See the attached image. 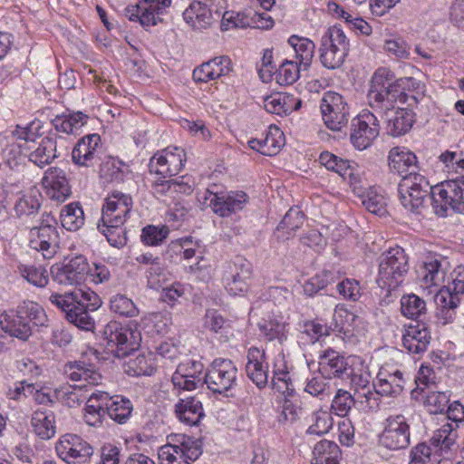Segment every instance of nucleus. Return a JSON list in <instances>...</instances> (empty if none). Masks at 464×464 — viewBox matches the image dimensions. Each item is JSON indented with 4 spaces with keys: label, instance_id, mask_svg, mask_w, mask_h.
I'll return each mask as SVG.
<instances>
[{
    "label": "nucleus",
    "instance_id": "5701e85b",
    "mask_svg": "<svg viewBox=\"0 0 464 464\" xmlns=\"http://www.w3.org/2000/svg\"><path fill=\"white\" fill-rule=\"evenodd\" d=\"M130 196L113 192L106 198L102 208V222L104 224L123 225L132 208Z\"/></svg>",
    "mask_w": 464,
    "mask_h": 464
},
{
    "label": "nucleus",
    "instance_id": "9b49d317",
    "mask_svg": "<svg viewBox=\"0 0 464 464\" xmlns=\"http://www.w3.org/2000/svg\"><path fill=\"white\" fill-rule=\"evenodd\" d=\"M237 381V368L229 359H215L205 372V384L214 393L226 394Z\"/></svg>",
    "mask_w": 464,
    "mask_h": 464
},
{
    "label": "nucleus",
    "instance_id": "4468645a",
    "mask_svg": "<svg viewBox=\"0 0 464 464\" xmlns=\"http://www.w3.org/2000/svg\"><path fill=\"white\" fill-rule=\"evenodd\" d=\"M322 119L325 126L332 130H341L350 118V108L344 98L334 92L324 94L320 102Z\"/></svg>",
    "mask_w": 464,
    "mask_h": 464
},
{
    "label": "nucleus",
    "instance_id": "69168bd1",
    "mask_svg": "<svg viewBox=\"0 0 464 464\" xmlns=\"http://www.w3.org/2000/svg\"><path fill=\"white\" fill-rule=\"evenodd\" d=\"M169 229L167 226L157 227L149 225L143 227L141 232V240L148 246H157L161 244L169 236Z\"/></svg>",
    "mask_w": 464,
    "mask_h": 464
},
{
    "label": "nucleus",
    "instance_id": "de8ad7c7",
    "mask_svg": "<svg viewBox=\"0 0 464 464\" xmlns=\"http://www.w3.org/2000/svg\"><path fill=\"white\" fill-rule=\"evenodd\" d=\"M31 423L35 434L43 440L51 439L55 434L54 414L52 411H34Z\"/></svg>",
    "mask_w": 464,
    "mask_h": 464
},
{
    "label": "nucleus",
    "instance_id": "39448f33",
    "mask_svg": "<svg viewBox=\"0 0 464 464\" xmlns=\"http://www.w3.org/2000/svg\"><path fill=\"white\" fill-rule=\"evenodd\" d=\"M393 79L394 75L389 69L382 67L376 70L367 95L369 105L372 108L389 111L394 110L393 105L397 102L409 105L418 102L416 95H410L401 91Z\"/></svg>",
    "mask_w": 464,
    "mask_h": 464
},
{
    "label": "nucleus",
    "instance_id": "13d9d810",
    "mask_svg": "<svg viewBox=\"0 0 464 464\" xmlns=\"http://www.w3.org/2000/svg\"><path fill=\"white\" fill-rule=\"evenodd\" d=\"M331 411H317L312 416L313 423L309 426L306 432L308 434L324 435L327 433L333 427L334 419Z\"/></svg>",
    "mask_w": 464,
    "mask_h": 464
},
{
    "label": "nucleus",
    "instance_id": "6ab92c4d",
    "mask_svg": "<svg viewBox=\"0 0 464 464\" xmlns=\"http://www.w3.org/2000/svg\"><path fill=\"white\" fill-rule=\"evenodd\" d=\"M55 450L68 464H84L93 453L92 447L75 434L63 435L56 443Z\"/></svg>",
    "mask_w": 464,
    "mask_h": 464
},
{
    "label": "nucleus",
    "instance_id": "4d7b16f0",
    "mask_svg": "<svg viewBox=\"0 0 464 464\" xmlns=\"http://www.w3.org/2000/svg\"><path fill=\"white\" fill-rule=\"evenodd\" d=\"M110 309L112 313L124 317H135L139 314V309L133 301L121 294L111 296Z\"/></svg>",
    "mask_w": 464,
    "mask_h": 464
},
{
    "label": "nucleus",
    "instance_id": "f8f14e48",
    "mask_svg": "<svg viewBox=\"0 0 464 464\" xmlns=\"http://www.w3.org/2000/svg\"><path fill=\"white\" fill-rule=\"evenodd\" d=\"M464 294V281L453 278L451 285L440 288L435 295L436 318L443 325L454 322Z\"/></svg>",
    "mask_w": 464,
    "mask_h": 464
},
{
    "label": "nucleus",
    "instance_id": "dca6fc26",
    "mask_svg": "<svg viewBox=\"0 0 464 464\" xmlns=\"http://www.w3.org/2000/svg\"><path fill=\"white\" fill-rule=\"evenodd\" d=\"M186 153L179 147H168L155 153L150 160V171L163 178L178 175L184 167Z\"/></svg>",
    "mask_w": 464,
    "mask_h": 464
},
{
    "label": "nucleus",
    "instance_id": "c756f323",
    "mask_svg": "<svg viewBox=\"0 0 464 464\" xmlns=\"http://www.w3.org/2000/svg\"><path fill=\"white\" fill-rule=\"evenodd\" d=\"M414 116V112L410 109L398 108L386 111L387 133L393 137L406 134L413 126Z\"/></svg>",
    "mask_w": 464,
    "mask_h": 464
},
{
    "label": "nucleus",
    "instance_id": "a211bd4d",
    "mask_svg": "<svg viewBox=\"0 0 464 464\" xmlns=\"http://www.w3.org/2000/svg\"><path fill=\"white\" fill-rule=\"evenodd\" d=\"M410 425L401 414L391 415L385 420L380 437L382 446L392 450L405 449L410 445Z\"/></svg>",
    "mask_w": 464,
    "mask_h": 464
},
{
    "label": "nucleus",
    "instance_id": "603ef678",
    "mask_svg": "<svg viewBox=\"0 0 464 464\" xmlns=\"http://www.w3.org/2000/svg\"><path fill=\"white\" fill-rule=\"evenodd\" d=\"M141 4V10L145 12L142 16V23L147 26L156 25L160 20V14L170 5L171 0H139Z\"/></svg>",
    "mask_w": 464,
    "mask_h": 464
},
{
    "label": "nucleus",
    "instance_id": "bf43d9fd",
    "mask_svg": "<svg viewBox=\"0 0 464 464\" xmlns=\"http://www.w3.org/2000/svg\"><path fill=\"white\" fill-rule=\"evenodd\" d=\"M98 229L106 237L109 244L115 247H122L127 243L125 228L118 224H99Z\"/></svg>",
    "mask_w": 464,
    "mask_h": 464
},
{
    "label": "nucleus",
    "instance_id": "09e8293b",
    "mask_svg": "<svg viewBox=\"0 0 464 464\" xmlns=\"http://www.w3.org/2000/svg\"><path fill=\"white\" fill-rule=\"evenodd\" d=\"M304 391L313 397L323 400L331 395L332 387L329 379L318 370L306 378Z\"/></svg>",
    "mask_w": 464,
    "mask_h": 464
},
{
    "label": "nucleus",
    "instance_id": "ddd939ff",
    "mask_svg": "<svg viewBox=\"0 0 464 464\" xmlns=\"http://www.w3.org/2000/svg\"><path fill=\"white\" fill-rule=\"evenodd\" d=\"M252 276V264L245 257L237 256L226 264L222 282L230 295H240L247 292Z\"/></svg>",
    "mask_w": 464,
    "mask_h": 464
},
{
    "label": "nucleus",
    "instance_id": "774afa93",
    "mask_svg": "<svg viewBox=\"0 0 464 464\" xmlns=\"http://www.w3.org/2000/svg\"><path fill=\"white\" fill-rule=\"evenodd\" d=\"M362 204L372 214L382 216L386 212L384 197L374 191H370L362 196Z\"/></svg>",
    "mask_w": 464,
    "mask_h": 464
},
{
    "label": "nucleus",
    "instance_id": "bb28decb",
    "mask_svg": "<svg viewBox=\"0 0 464 464\" xmlns=\"http://www.w3.org/2000/svg\"><path fill=\"white\" fill-rule=\"evenodd\" d=\"M430 332L424 323L411 324L402 334L403 347L412 354L424 353L430 343Z\"/></svg>",
    "mask_w": 464,
    "mask_h": 464
},
{
    "label": "nucleus",
    "instance_id": "2f4dec72",
    "mask_svg": "<svg viewBox=\"0 0 464 464\" xmlns=\"http://www.w3.org/2000/svg\"><path fill=\"white\" fill-rule=\"evenodd\" d=\"M447 261L434 256H426L420 270L422 286L429 288L430 286H439L444 282L446 276Z\"/></svg>",
    "mask_w": 464,
    "mask_h": 464
},
{
    "label": "nucleus",
    "instance_id": "9d476101",
    "mask_svg": "<svg viewBox=\"0 0 464 464\" xmlns=\"http://www.w3.org/2000/svg\"><path fill=\"white\" fill-rule=\"evenodd\" d=\"M226 7L227 0L194 1L183 12V18L194 29H205L220 19Z\"/></svg>",
    "mask_w": 464,
    "mask_h": 464
},
{
    "label": "nucleus",
    "instance_id": "1a4fd4ad",
    "mask_svg": "<svg viewBox=\"0 0 464 464\" xmlns=\"http://www.w3.org/2000/svg\"><path fill=\"white\" fill-rule=\"evenodd\" d=\"M56 225L55 218L50 214H46L40 225L33 227L29 232L30 247L41 252L45 259L52 258L59 246V233Z\"/></svg>",
    "mask_w": 464,
    "mask_h": 464
},
{
    "label": "nucleus",
    "instance_id": "cd10ccee",
    "mask_svg": "<svg viewBox=\"0 0 464 464\" xmlns=\"http://www.w3.org/2000/svg\"><path fill=\"white\" fill-rule=\"evenodd\" d=\"M318 365V370L329 380L343 379L350 369L347 359L333 349H326L320 354Z\"/></svg>",
    "mask_w": 464,
    "mask_h": 464
},
{
    "label": "nucleus",
    "instance_id": "a878e982",
    "mask_svg": "<svg viewBox=\"0 0 464 464\" xmlns=\"http://www.w3.org/2000/svg\"><path fill=\"white\" fill-rule=\"evenodd\" d=\"M246 372L247 377L258 389L265 388L268 383V363L265 350L252 346L246 354Z\"/></svg>",
    "mask_w": 464,
    "mask_h": 464
},
{
    "label": "nucleus",
    "instance_id": "20e7f679",
    "mask_svg": "<svg viewBox=\"0 0 464 464\" xmlns=\"http://www.w3.org/2000/svg\"><path fill=\"white\" fill-rule=\"evenodd\" d=\"M39 129V124L32 122L26 127L17 126L13 135L16 138L19 153L43 168L57 158L56 140L51 136L42 138L38 133Z\"/></svg>",
    "mask_w": 464,
    "mask_h": 464
},
{
    "label": "nucleus",
    "instance_id": "4be33fe9",
    "mask_svg": "<svg viewBox=\"0 0 464 464\" xmlns=\"http://www.w3.org/2000/svg\"><path fill=\"white\" fill-rule=\"evenodd\" d=\"M102 150L101 137L97 133L81 138L72 151V162L79 167L92 168L100 163Z\"/></svg>",
    "mask_w": 464,
    "mask_h": 464
},
{
    "label": "nucleus",
    "instance_id": "393cba45",
    "mask_svg": "<svg viewBox=\"0 0 464 464\" xmlns=\"http://www.w3.org/2000/svg\"><path fill=\"white\" fill-rule=\"evenodd\" d=\"M90 271L87 259L82 256L71 258L68 263L53 271V278L61 285H74L83 281Z\"/></svg>",
    "mask_w": 464,
    "mask_h": 464
},
{
    "label": "nucleus",
    "instance_id": "473e14b6",
    "mask_svg": "<svg viewBox=\"0 0 464 464\" xmlns=\"http://www.w3.org/2000/svg\"><path fill=\"white\" fill-rule=\"evenodd\" d=\"M285 138L283 131L276 127L270 126L265 138L251 139L248 141L249 147L266 156L276 155L284 145Z\"/></svg>",
    "mask_w": 464,
    "mask_h": 464
},
{
    "label": "nucleus",
    "instance_id": "680f3d73",
    "mask_svg": "<svg viewBox=\"0 0 464 464\" xmlns=\"http://www.w3.org/2000/svg\"><path fill=\"white\" fill-rule=\"evenodd\" d=\"M41 207L39 196L34 194L22 195L14 204V211L21 218L23 216H31L38 212Z\"/></svg>",
    "mask_w": 464,
    "mask_h": 464
},
{
    "label": "nucleus",
    "instance_id": "ea45409f",
    "mask_svg": "<svg viewBox=\"0 0 464 464\" xmlns=\"http://www.w3.org/2000/svg\"><path fill=\"white\" fill-rule=\"evenodd\" d=\"M17 313L22 319H24L30 328H41L48 326V317L44 309L33 301H24L17 307Z\"/></svg>",
    "mask_w": 464,
    "mask_h": 464
},
{
    "label": "nucleus",
    "instance_id": "6e6d98bb",
    "mask_svg": "<svg viewBox=\"0 0 464 464\" xmlns=\"http://www.w3.org/2000/svg\"><path fill=\"white\" fill-rule=\"evenodd\" d=\"M18 271L23 278L37 287H44L49 281L48 272L43 266L19 265Z\"/></svg>",
    "mask_w": 464,
    "mask_h": 464
},
{
    "label": "nucleus",
    "instance_id": "7ed1b4c3",
    "mask_svg": "<svg viewBox=\"0 0 464 464\" xmlns=\"http://www.w3.org/2000/svg\"><path fill=\"white\" fill-rule=\"evenodd\" d=\"M50 303L64 314V318L79 329L92 331L95 321L92 313L102 305L100 296L90 288L74 289L64 294L53 293Z\"/></svg>",
    "mask_w": 464,
    "mask_h": 464
},
{
    "label": "nucleus",
    "instance_id": "a19ab883",
    "mask_svg": "<svg viewBox=\"0 0 464 464\" xmlns=\"http://www.w3.org/2000/svg\"><path fill=\"white\" fill-rule=\"evenodd\" d=\"M288 324L282 316L274 315L268 319H262L258 324L260 334L266 340H277L283 343L286 340V326Z\"/></svg>",
    "mask_w": 464,
    "mask_h": 464
},
{
    "label": "nucleus",
    "instance_id": "b1692460",
    "mask_svg": "<svg viewBox=\"0 0 464 464\" xmlns=\"http://www.w3.org/2000/svg\"><path fill=\"white\" fill-rule=\"evenodd\" d=\"M43 185L49 198L56 203L64 202L72 194L66 173L60 168H49L43 178Z\"/></svg>",
    "mask_w": 464,
    "mask_h": 464
},
{
    "label": "nucleus",
    "instance_id": "423d86ee",
    "mask_svg": "<svg viewBox=\"0 0 464 464\" xmlns=\"http://www.w3.org/2000/svg\"><path fill=\"white\" fill-rule=\"evenodd\" d=\"M410 269L409 256L401 246L392 247L380 256L377 282L382 288L395 289Z\"/></svg>",
    "mask_w": 464,
    "mask_h": 464
},
{
    "label": "nucleus",
    "instance_id": "49530a36",
    "mask_svg": "<svg viewBox=\"0 0 464 464\" xmlns=\"http://www.w3.org/2000/svg\"><path fill=\"white\" fill-rule=\"evenodd\" d=\"M132 410L133 406L131 401L121 395L111 396L108 406L105 408L106 414L120 424L127 422L131 415Z\"/></svg>",
    "mask_w": 464,
    "mask_h": 464
},
{
    "label": "nucleus",
    "instance_id": "338daca9",
    "mask_svg": "<svg viewBox=\"0 0 464 464\" xmlns=\"http://www.w3.org/2000/svg\"><path fill=\"white\" fill-rule=\"evenodd\" d=\"M449 402L450 397L442 392H430L424 400V405L431 414L442 413Z\"/></svg>",
    "mask_w": 464,
    "mask_h": 464
},
{
    "label": "nucleus",
    "instance_id": "e2e57ef3",
    "mask_svg": "<svg viewBox=\"0 0 464 464\" xmlns=\"http://www.w3.org/2000/svg\"><path fill=\"white\" fill-rule=\"evenodd\" d=\"M271 383L274 390L285 396H292L295 392V387L290 373L286 369L275 368L273 370Z\"/></svg>",
    "mask_w": 464,
    "mask_h": 464
},
{
    "label": "nucleus",
    "instance_id": "c85d7f7f",
    "mask_svg": "<svg viewBox=\"0 0 464 464\" xmlns=\"http://www.w3.org/2000/svg\"><path fill=\"white\" fill-rule=\"evenodd\" d=\"M230 63L227 56L215 57L194 69L193 80L196 82H208L227 75L231 70Z\"/></svg>",
    "mask_w": 464,
    "mask_h": 464
},
{
    "label": "nucleus",
    "instance_id": "3c124183",
    "mask_svg": "<svg viewBox=\"0 0 464 464\" xmlns=\"http://www.w3.org/2000/svg\"><path fill=\"white\" fill-rule=\"evenodd\" d=\"M401 312L409 319L419 320L427 313L426 303L414 294L405 295L401 299Z\"/></svg>",
    "mask_w": 464,
    "mask_h": 464
},
{
    "label": "nucleus",
    "instance_id": "864d4df0",
    "mask_svg": "<svg viewBox=\"0 0 464 464\" xmlns=\"http://www.w3.org/2000/svg\"><path fill=\"white\" fill-rule=\"evenodd\" d=\"M357 405L355 393L344 389H338L332 400L330 411L340 417L348 415L353 406Z\"/></svg>",
    "mask_w": 464,
    "mask_h": 464
},
{
    "label": "nucleus",
    "instance_id": "aec40b11",
    "mask_svg": "<svg viewBox=\"0 0 464 464\" xmlns=\"http://www.w3.org/2000/svg\"><path fill=\"white\" fill-rule=\"evenodd\" d=\"M458 425L445 422L434 431L430 448L433 452V461L440 463L442 459H450L458 450Z\"/></svg>",
    "mask_w": 464,
    "mask_h": 464
},
{
    "label": "nucleus",
    "instance_id": "4c0bfd02",
    "mask_svg": "<svg viewBox=\"0 0 464 464\" xmlns=\"http://www.w3.org/2000/svg\"><path fill=\"white\" fill-rule=\"evenodd\" d=\"M65 373L71 381L84 382L87 387L96 385L102 380V375L95 367L84 362L68 363Z\"/></svg>",
    "mask_w": 464,
    "mask_h": 464
},
{
    "label": "nucleus",
    "instance_id": "f704fd0d",
    "mask_svg": "<svg viewBox=\"0 0 464 464\" xmlns=\"http://www.w3.org/2000/svg\"><path fill=\"white\" fill-rule=\"evenodd\" d=\"M88 121L87 114L80 111H73L67 109L65 112L56 115L51 123L57 132L72 135L87 124Z\"/></svg>",
    "mask_w": 464,
    "mask_h": 464
},
{
    "label": "nucleus",
    "instance_id": "f257e3e1",
    "mask_svg": "<svg viewBox=\"0 0 464 464\" xmlns=\"http://www.w3.org/2000/svg\"><path fill=\"white\" fill-rule=\"evenodd\" d=\"M398 195L402 207L411 213L420 214L429 197L435 214L440 217H446L449 209L464 213V180L461 179H448L431 186L425 176L411 170L400 180Z\"/></svg>",
    "mask_w": 464,
    "mask_h": 464
},
{
    "label": "nucleus",
    "instance_id": "8fccbe9b",
    "mask_svg": "<svg viewBox=\"0 0 464 464\" xmlns=\"http://www.w3.org/2000/svg\"><path fill=\"white\" fill-rule=\"evenodd\" d=\"M63 227L69 231H76L84 224V214L79 203L66 205L60 214Z\"/></svg>",
    "mask_w": 464,
    "mask_h": 464
},
{
    "label": "nucleus",
    "instance_id": "79ce46f5",
    "mask_svg": "<svg viewBox=\"0 0 464 464\" xmlns=\"http://www.w3.org/2000/svg\"><path fill=\"white\" fill-rule=\"evenodd\" d=\"M333 319L334 321L333 331L343 333L344 335L353 334V332L362 324L361 316L344 307H337Z\"/></svg>",
    "mask_w": 464,
    "mask_h": 464
},
{
    "label": "nucleus",
    "instance_id": "6e6552de",
    "mask_svg": "<svg viewBox=\"0 0 464 464\" xmlns=\"http://www.w3.org/2000/svg\"><path fill=\"white\" fill-rule=\"evenodd\" d=\"M202 454L200 440L180 436L174 443H168L159 450L160 464H192Z\"/></svg>",
    "mask_w": 464,
    "mask_h": 464
},
{
    "label": "nucleus",
    "instance_id": "37998d69",
    "mask_svg": "<svg viewBox=\"0 0 464 464\" xmlns=\"http://www.w3.org/2000/svg\"><path fill=\"white\" fill-rule=\"evenodd\" d=\"M288 44L295 50V58L298 60L299 66H303L304 70L308 69L314 55V43L306 37L294 34L289 37Z\"/></svg>",
    "mask_w": 464,
    "mask_h": 464
},
{
    "label": "nucleus",
    "instance_id": "e433bc0d",
    "mask_svg": "<svg viewBox=\"0 0 464 464\" xmlns=\"http://www.w3.org/2000/svg\"><path fill=\"white\" fill-rule=\"evenodd\" d=\"M0 325L4 332L21 340H27L33 334V330L24 319L17 313H3L0 315Z\"/></svg>",
    "mask_w": 464,
    "mask_h": 464
},
{
    "label": "nucleus",
    "instance_id": "0e129e2a",
    "mask_svg": "<svg viewBox=\"0 0 464 464\" xmlns=\"http://www.w3.org/2000/svg\"><path fill=\"white\" fill-rule=\"evenodd\" d=\"M380 392H377L372 384V388L370 387L363 391H356V403L360 405L361 410L364 411H376L379 408L381 399L379 397Z\"/></svg>",
    "mask_w": 464,
    "mask_h": 464
},
{
    "label": "nucleus",
    "instance_id": "58836bf2",
    "mask_svg": "<svg viewBox=\"0 0 464 464\" xmlns=\"http://www.w3.org/2000/svg\"><path fill=\"white\" fill-rule=\"evenodd\" d=\"M404 383L403 373L400 370H395L388 374L381 372L377 376V383H374V388L381 395L397 396L402 392Z\"/></svg>",
    "mask_w": 464,
    "mask_h": 464
},
{
    "label": "nucleus",
    "instance_id": "a18cd8bd",
    "mask_svg": "<svg viewBox=\"0 0 464 464\" xmlns=\"http://www.w3.org/2000/svg\"><path fill=\"white\" fill-rule=\"evenodd\" d=\"M87 385L74 384L62 386L54 390L56 401L73 408L79 406L87 398Z\"/></svg>",
    "mask_w": 464,
    "mask_h": 464
},
{
    "label": "nucleus",
    "instance_id": "72a5a7b5",
    "mask_svg": "<svg viewBox=\"0 0 464 464\" xmlns=\"http://www.w3.org/2000/svg\"><path fill=\"white\" fill-rule=\"evenodd\" d=\"M301 106V101L293 94L276 92L264 100V107L269 113L286 116Z\"/></svg>",
    "mask_w": 464,
    "mask_h": 464
},
{
    "label": "nucleus",
    "instance_id": "0eeeda50",
    "mask_svg": "<svg viewBox=\"0 0 464 464\" xmlns=\"http://www.w3.org/2000/svg\"><path fill=\"white\" fill-rule=\"evenodd\" d=\"M349 40L342 28L329 27L322 35L319 47L321 64L329 70L340 68L349 51Z\"/></svg>",
    "mask_w": 464,
    "mask_h": 464
},
{
    "label": "nucleus",
    "instance_id": "7c9ffc66",
    "mask_svg": "<svg viewBox=\"0 0 464 464\" xmlns=\"http://www.w3.org/2000/svg\"><path fill=\"white\" fill-rule=\"evenodd\" d=\"M178 420L188 426H197L205 416L202 402L195 396L179 399L175 404Z\"/></svg>",
    "mask_w": 464,
    "mask_h": 464
},
{
    "label": "nucleus",
    "instance_id": "f03ea898",
    "mask_svg": "<svg viewBox=\"0 0 464 464\" xmlns=\"http://www.w3.org/2000/svg\"><path fill=\"white\" fill-rule=\"evenodd\" d=\"M102 338L108 353L116 358L129 356L125 363V372L131 376L151 375L155 371L151 354L131 353L138 346L140 335L129 326H123L117 321L109 322L103 331Z\"/></svg>",
    "mask_w": 464,
    "mask_h": 464
},
{
    "label": "nucleus",
    "instance_id": "5fc2aeb1",
    "mask_svg": "<svg viewBox=\"0 0 464 464\" xmlns=\"http://www.w3.org/2000/svg\"><path fill=\"white\" fill-rule=\"evenodd\" d=\"M101 166V177L106 182H121L123 180L122 167L124 164L118 159L109 157L106 160L98 164Z\"/></svg>",
    "mask_w": 464,
    "mask_h": 464
},
{
    "label": "nucleus",
    "instance_id": "f3484780",
    "mask_svg": "<svg viewBox=\"0 0 464 464\" xmlns=\"http://www.w3.org/2000/svg\"><path fill=\"white\" fill-rule=\"evenodd\" d=\"M379 132L380 125L375 114L369 111H362L352 121L351 142L356 149L365 150L378 137Z\"/></svg>",
    "mask_w": 464,
    "mask_h": 464
},
{
    "label": "nucleus",
    "instance_id": "2eb2a0df",
    "mask_svg": "<svg viewBox=\"0 0 464 464\" xmlns=\"http://www.w3.org/2000/svg\"><path fill=\"white\" fill-rule=\"evenodd\" d=\"M205 367L200 360L187 358L180 362L171 382L175 390L192 392L205 384Z\"/></svg>",
    "mask_w": 464,
    "mask_h": 464
},
{
    "label": "nucleus",
    "instance_id": "412c9836",
    "mask_svg": "<svg viewBox=\"0 0 464 464\" xmlns=\"http://www.w3.org/2000/svg\"><path fill=\"white\" fill-rule=\"evenodd\" d=\"M206 199L209 207L220 217H229L242 210L248 203V196L244 191L213 192L207 191Z\"/></svg>",
    "mask_w": 464,
    "mask_h": 464
},
{
    "label": "nucleus",
    "instance_id": "052dcab7",
    "mask_svg": "<svg viewBox=\"0 0 464 464\" xmlns=\"http://www.w3.org/2000/svg\"><path fill=\"white\" fill-rule=\"evenodd\" d=\"M276 72V81L281 85H289L295 82L300 74V66L297 62L285 60L275 71Z\"/></svg>",
    "mask_w": 464,
    "mask_h": 464
},
{
    "label": "nucleus",
    "instance_id": "c9c22d12",
    "mask_svg": "<svg viewBox=\"0 0 464 464\" xmlns=\"http://www.w3.org/2000/svg\"><path fill=\"white\" fill-rule=\"evenodd\" d=\"M388 162L391 171L401 177L417 169L416 155L405 147L392 148L389 152Z\"/></svg>",
    "mask_w": 464,
    "mask_h": 464
},
{
    "label": "nucleus",
    "instance_id": "c03bdc74",
    "mask_svg": "<svg viewBox=\"0 0 464 464\" xmlns=\"http://www.w3.org/2000/svg\"><path fill=\"white\" fill-rule=\"evenodd\" d=\"M341 451L338 445L333 441L323 440L313 450L312 464H338Z\"/></svg>",
    "mask_w": 464,
    "mask_h": 464
}]
</instances>
